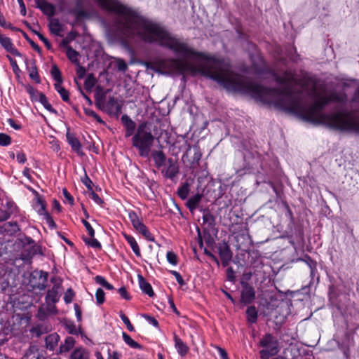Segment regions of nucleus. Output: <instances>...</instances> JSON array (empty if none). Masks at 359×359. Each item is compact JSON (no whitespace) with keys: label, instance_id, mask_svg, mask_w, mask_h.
I'll use <instances>...</instances> for the list:
<instances>
[{"label":"nucleus","instance_id":"obj_53","mask_svg":"<svg viewBox=\"0 0 359 359\" xmlns=\"http://www.w3.org/2000/svg\"><path fill=\"white\" fill-rule=\"evenodd\" d=\"M83 110L86 115L95 118L99 122H102V120L100 119V116L91 109L84 108Z\"/></svg>","mask_w":359,"mask_h":359},{"label":"nucleus","instance_id":"obj_29","mask_svg":"<svg viewBox=\"0 0 359 359\" xmlns=\"http://www.w3.org/2000/svg\"><path fill=\"white\" fill-rule=\"evenodd\" d=\"M112 102V98H109L107 102H106V96H102L100 97H96V104L100 108H105L107 107L109 111L111 109V105ZM109 114H111V111H109Z\"/></svg>","mask_w":359,"mask_h":359},{"label":"nucleus","instance_id":"obj_35","mask_svg":"<svg viewBox=\"0 0 359 359\" xmlns=\"http://www.w3.org/2000/svg\"><path fill=\"white\" fill-rule=\"evenodd\" d=\"M39 101L44 107L46 109L52 113H56V111L53 108L52 105L48 102L47 97L43 93H40Z\"/></svg>","mask_w":359,"mask_h":359},{"label":"nucleus","instance_id":"obj_24","mask_svg":"<svg viewBox=\"0 0 359 359\" xmlns=\"http://www.w3.org/2000/svg\"><path fill=\"white\" fill-rule=\"evenodd\" d=\"M139 233H142L145 238L149 241H154V238L149 232L147 226L141 222L138 225L134 227Z\"/></svg>","mask_w":359,"mask_h":359},{"label":"nucleus","instance_id":"obj_6","mask_svg":"<svg viewBox=\"0 0 359 359\" xmlns=\"http://www.w3.org/2000/svg\"><path fill=\"white\" fill-rule=\"evenodd\" d=\"M241 285V302L250 304L255 299V290L253 286L246 282L242 281Z\"/></svg>","mask_w":359,"mask_h":359},{"label":"nucleus","instance_id":"obj_60","mask_svg":"<svg viewBox=\"0 0 359 359\" xmlns=\"http://www.w3.org/2000/svg\"><path fill=\"white\" fill-rule=\"evenodd\" d=\"M34 33L37 35L39 39L43 42L46 47L49 48L50 46L48 40L42 34L36 31H34Z\"/></svg>","mask_w":359,"mask_h":359},{"label":"nucleus","instance_id":"obj_27","mask_svg":"<svg viewBox=\"0 0 359 359\" xmlns=\"http://www.w3.org/2000/svg\"><path fill=\"white\" fill-rule=\"evenodd\" d=\"M67 58L74 64L79 65V53L73 49L71 46H68L66 51Z\"/></svg>","mask_w":359,"mask_h":359},{"label":"nucleus","instance_id":"obj_55","mask_svg":"<svg viewBox=\"0 0 359 359\" xmlns=\"http://www.w3.org/2000/svg\"><path fill=\"white\" fill-rule=\"evenodd\" d=\"M44 218L46 221L47 224L50 229L56 228V224L49 214H46V217Z\"/></svg>","mask_w":359,"mask_h":359},{"label":"nucleus","instance_id":"obj_25","mask_svg":"<svg viewBox=\"0 0 359 359\" xmlns=\"http://www.w3.org/2000/svg\"><path fill=\"white\" fill-rule=\"evenodd\" d=\"M246 315L249 323H255L257 322L258 313L255 306H250L247 309Z\"/></svg>","mask_w":359,"mask_h":359},{"label":"nucleus","instance_id":"obj_36","mask_svg":"<svg viewBox=\"0 0 359 359\" xmlns=\"http://www.w3.org/2000/svg\"><path fill=\"white\" fill-rule=\"evenodd\" d=\"M67 13L74 15L76 18L86 16V13L82 8H69L67 10Z\"/></svg>","mask_w":359,"mask_h":359},{"label":"nucleus","instance_id":"obj_31","mask_svg":"<svg viewBox=\"0 0 359 359\" xmlns=\"http://www.w3.org/2000/svg\"><path fill=\"white\" fill-rule=\"evenodd\" d=\"M203 212V220L204 223L208 224L210 226L215 224V217L208 209L202 210Z\"/></svg>","mask_w":359,"mask_h":359},{"label":"nucleus","instance_id":"obj_51","mask_svg":"<svg viewBox=\"0 0 359 359\" xmlns=\"http://www.w3.org/2000/svg\"><path fill=\"white\" fill-rule=\"evenodd\" d=\"M85 242L90 246L95 248L101 247L100 242L97 239L94 238L93 237H91V238L88 239V240L85 239Z\"/></svg>","mask_w":359,"mask_h":359},{"label":"nucleus","instance_id":"obj_21","mask_svg":"<svg viewBox=\"0 0 359 359\" xmlns=\"http://www.w3.org/2000/svg\"><path fill=\"white\" fill-rule=\"evenodd\" d=\"M75 344V339L72 337H67L65 341L59 347V353L68 352Z\"/></svg>","mask_w":359,"mask_h":359},{"label":"nucleus","instance_id":"obj_11","mask_svg":"<svg viewBox=\"0 0 359 359\" xmlns=\"http://www.w3.org/2000/svg\"><path fill=\"white\" fill-rule=\"evenodd\" d=\"M60 284H54L51 289L48 290L46 295V303H57L60 299Z\"/></svg>","mask_w":359,"mask_h":359},{"label":"nucleus","instance_id":"obj_50","mask_svg":"<svg viewBox=\"0 0 359 359\" xmlns=\"http://www.w3.org/2000/svg\"><path fill=\"white\" fill-rule=\"evenodd\" d=\"M7 58L8 59L11 63L13 72L15 74L18 73L20 72V68L17 64L16 60L9 55H7Z\"/></svg>","mask_w":359,"mask_h":359},{"label":"nucleus","instance_id":"obj_57","mask_svg":"<svg viewBox=\"0 0 359 359\" xmlns=\"http://www.w3.org/2000/svg\"><path fill=\"white\" fill-rule=\"evenodd\" d=\"M170 272L175 277L176 280L180 285H184L185 284V282L179 272L176 271H170Z\"/></svg>","mask_w":359,"mask_h":359},{"label":"nucleus","instance_id":"obj_20","mask_svg":"<svg viewBox=\"0 0 359 359\" xmlns=\"http://www.w3.org/2000/svg\"><path fill=\"white\" fill-rule=\"evenodd\" d=\"M27 68L29 72V76L30 79L34 81L35 83H40L41 79L38 73V69L35 65V62H32V63H30V65H27Z\"/></svg>","mask_w":359,"mask_h":359},{"label":"nucleus","instance_id":"obj_4","mask_svg":"<svg viewBox=\"0 0 359 359\" xmlns=\"http://www.w3.org/2000/svg\"><path fill=\"white\" fill-rule=\"evenodd\" d=\"M332 123L340 130L351 129L359 133V122L350 119L346 114L338 112L332 116Z\"/></svg>","mask_w":359,"mask_h":359},{"label":"nucleus","instance_id":"obj_58","mask_svg":"<svg viewBox=\"0 0 359 359\" xmlns=\"http://www.w3.org/2000/svg\"><path fill=\"white\" fill-rule=\"evenodd\" d=\"M142 316L144 318H145L146 320H147L154 327H158V323L154 317H152L148 314H142Z\"/></svg>","mask_w":359,"mask_h":359},{"label":"nucleus","instance_id":"obj_15","mask_svg":"<svg viewBox=\"0 0 359 359\" xmlns=\"http://www.w3.org/2000/svg\"><path fill=\"white\" fill-rule=\"evenodd\" d=\"M151 157L158 168L165 165V163H167L168 159L162 151H153L151 153Z\"/></svg>","mask_w":359,"mask_h":359},{"label":"nucleus","instance_id":"obj_2","mask_svg":"<svg viewBox=\"0 0 359 359\" xmlns=\"http://www.w3.org/2000/svg\"><path fill=\"white\" fill-rule=\"evenodd\" d=\"M154 141V137L149 125L147 122L140 123L132 139L133 145L138 149L140 156H149Z\"/></svg>","mask_w":359,"mask_h":359},{"label":"nucleus","instance_id":"obj_39","mask_svg":"<svg viewBox=\"0 0 359 359\" xmlns=\"http://www.w3.org/2000/svg\"><path fill=\"white\" fill-rule=\"evenodd\" d=\"M36 209L37 212L41 215H43L44 217H46V214H49L46 210L45 203H43V201H42L41 200H38V201L36 204Z\"/></svg>","mask_w":359,"mask_h":359},{"label":"nucleus","instance_id":"obj_28","mask_svg":"<svg viewBox=\"0 0 359 359\" xmlns=\"http://www.w3.org/2000/svg\"><path fill=\"white\" fill-rule=\"evenodd\" d=\"M125 238H126V241L128 242V243L130 244V245L133 252L135 254V255L139 257H141V252L140 250V248H139V245L137 243L135 239L133 236H128V235H125Z\"/></svg>","mask_w":359,"mask_h":359},{"label":"nucleus","instance_id":"obj_41","mask_svg":"<svg viewBox=\"0 0 359 359\" xmlns=\"http://www.w3.org/2000/svg\"><path fill=\"white\" fill-rule=\"evenodd\" d=\"M11 143V138L5 133H0V146L6 147Z\"/></svg>","mask_w":359,"mask_h":359},{"label":"nucleus","instance_id":"obj_46","mask_svg":"<svg viewBox=\"0 0 359 359\" xmlns=\"http://www.w3.org/2000/svg\"><path fill=\"white\" fill-rule=\"evenodd\" d=\"M166 258L168 262L172 265H177V255L172 251H169L167 252Z\"/></svg>","mask_w":359,"mask_h":359},{"label":"nucleus","instance_id":"obj_10","mask_svg":"<svg viewBox=\"0 0 359 359\" xmlns=\"http://www.w3.org/2000/svg\"><path fill=\"white\" fill-rule=\"evenodd\" d=\"M22 359H46V357L38 346L32 344L27 350Z\"/></svg>","mask_w":359,"mask_h":359},{"label":"nucleus","instance_id":"obj_45","mask_svg":"<svg viewBox=\"0 0 359 359\" xmlns=\"http://www.w3.org/2000/svg\"><path fill=\"white\" fill-rule=\"evenodd\" d=\"M95 298L97 304H102L104 302V292L102 289L98 288L95 293Z\"/></svg>","mask_w":359,"mask_h":359},{"label":"nucleus","instance_id":"obj_16","mask_svg":"<svg viewBox=\"0 0 359 359\" xmlns=\"http://www.w3.org/2000/svg\"><path fill=\"white\" fill-rule=\"evenodd\" d=\"M203 194L197 193L187 200L186 203V206L191 213H193L195 211V210L198 207V204L201 202Z\"/></svg>","mask_w":359,"mask_h":359},{"label":"nucleus","instance_id":"obj_22","mask_svg":"<svg viewBox=\"0 0 359 359\" xmlns=\"http://www.w3.org/2000/svg\"><path fill=\"white\" fill-rule=\"evenodd\" d=\"M70 358L71 359H88L89 353L85 348L79 347L74 350Z\"/></svg>","mask_w":359,"mask_h":359},{"label":"nucleus","instance_id":"obj_54","mask_svg":"<svg viewBox=\"0 0 359 359\" xmlns=\"http://www.w3.org/2000/svg\"><path fill=\"white\" fill-rule=\"evenodd\" d=\"M46 305L45 306V308L46 309V311L48 313L50 314H55L57 313V309L55 306V303H46Z\"/></svg>","mask_w":359,"mask_h":359},{"label":"nucleus","instance_id":"obj_49","mask_svg":"<svg viewBox=\"0 0 359 359\" xmlns=\"http://www.w3.org/2000/svg\"><path fill=\"white\" fill-rule=\"evenodd\" d=\"M121 318L122 319L123 322L126 324L127 326V328L129 331L133 332L134 331V327L130 323L129 319L127 316H126L122 312L120 313Z\"/></svg>","mask_w":359,"mask_h":359},{"label":"nucleus","instance_id":"obj_37","mask_svg":"<svg viewBox=\"0 0 359 359\" xmlns=\"http://www.w3.org/2000/svg\"><path fill=\"white\" fill-rule=\"evenodd\" d=\"M37 273L39 275V278L42 279L43 281L41 283H39L36 287L40 290H43L46 288V283L48 280V273L41 271Z\"/></svg>","mask_w":359,"mask_h":359},{"label":"nucleus","instance_id":"obj_9","mask_svg":"<svg viewBox=\"0 0 359 359\" xmlns=\"http://www.w3.org/2000/svg\"><path fill=\"white\" fill-rule=\"evenodd\" d=\"M0 44L8 53L17 56L21 57V53L15 48L11 39L0 34Z\"/></svg>","mask_w":359,"mask_h":359},{"label":"nucleus","instance_id":"obj_13","mask_svg":"<svg viewBox=\"0 0 359 359\" xmlns=\"http://www.w3.org/2000/svg\"><path fill=\"white\" fill-rule=\"evenodd\" d=\"M36 8L48 17H53L55 14V8L53 4L46 1H37Z\"/></svg>","mask_w":359,"mask_h":359},{"label":"nucleus","instance_id":"obj_8","mask_svg":"<svg viewBox=\"0 0 359 359\" xmlns=\"http://www.w3.org/2000/svg\"><path fill=\"white\" fill-rule=\"evenodd\" d=\"M66 138L68 144L71 146L72 149L75 151L78 155H83V153L81 149V144L78 140V138L75 136V135L70 132L69 128H67L66 133Z\"/></svg>","mask_w":359,"mask_h":359},{"label":"nucleus","instance_id":"obj_26","mask_svg":"<svg viewBox=\"0 0 359 359\" xmlns=\"http://www.w3.org/2000/svg\"><path fill=\"white\" fill-rule=\"evenodd\" d=\"M54 87L55 90L60 94L62 100L64 102H69V93L67 90L62 86L60 83H55Z\"/></svg>","mask_w":359,"mask_h":359},{"label":"nucleus","instance_id":"obj_23","mask_svg":"<svg viewBox=\"0 0 359 359\" xmlns=\"http://www.w3.org/2000/svg\"><path fill=\"white\" fill-rule=\"evenodd\" d=\"M50 32L56 36H60L62 31V26L58 19H52L49 23Z\"/></svg>","mask_w":359,"mask_h":359},{"label":"nucleus","instance_id":"obj_33","mask_svg":"<svg viewBox=\"0 0 359 359\" xmlns=\"http://www.w3.org/2000/svg\"><path fill=\"white\" fill-rule=\"evenodd\" d=\"M189 191V184L186 182L178 189L177 194L181 199L184 200L187 198Z\"/></svg>","mask_w":359,"mask_h":359},{"label":"nucleus","instance_id":"obj_38","mask_svg":"<svg viewBox=\"0 0 359 359\" xmlns=\"http://www.w3.org/2000/svg\"><path fill=\"white\" fill-rule=\"evenodd\" d=\"M95 280L97 283L101 285L104 287L108 290H112V285L109 283L104 277L101 276H97L95 277Z\"/></svg>","mask_w":359,"mask_h":359},{"label":"nucleus","instance_id":"obj_40","mask_svg":"<svg viewBox=\"0 0 359 359\" xmlns=\"http://www.w3.org/2000/svg\"><path fill=\"white\" fill-rule=\"evenodd\" d=\"M48 315L49 314L48 313L46 309L45 308V305H42L39 308L36 314V316L39 318V320H45L48 318Z\"/></svg>","mask_w":359,"mask_h":359},{"label":"nucleus","instance_id":"obj_34","mask_svg":"<svg viewBox=\"0 0 359 359\" xmlns=\"http://www.w3.org/2000/svg\"><path fill=\"white\" fill-rule=\"evenodd\" d=\"M122 336H123V339L124 340V341L126 342V344H127L128 346H130V347L132 348H140L141 349L142 348V346L138 344L137 342H136L135 341H134L128 334H126V332H123L122 333Z\"/></svg>","mask_w":359,"mask_h":359},{"label":"nucleus","instance_id":"obj_32","mask_svg":"<svg viewBox=\"0 0 359 359\" xmlns=\"http://www.w3.org/2000/svg\"><path fill=\"white\" fill-rule=\"evenodd\" d=\"M50 74L53 77V79L56 81L55 83H60L62 84L63 79L62 77V73L59 68L57 67V65H53L51 69H50Z\"/></svg>","mask_w":359,"mask_h":359},{"label":"nucleus","instance_id":"obj_3","mask_svg":"<svg viewBox=\"0 0 359 359\" xmlns=\"http://www.w3.org/2000/svg\"><path fill=\"white\" fill-rule=\"evenodd\" d=\"M259 346L263 348L259 351L262 359H269L270 357L276 355L280 349L278 340L270 333L263 336L259 341Z\"/></svg>","mask_w":359,"mask_h":359},{"label":"nucleus","instance_id":"obj_56","mask_svg":"<svg viewBox=\"0 0 359 359\" xmlns=\"http://www.w3.org/2000/svg\"><path fill=\"white\" fill-rule=\"evenodd\" d=\"M62 194L65 198V199L68 201V203L70 204V205H73L74 204V198L72 197V196L68 192V191L67 190V189L64 188L62 189Z\"/></svg>","mask_w":359,"mask_h":359},{"label":"nucleus","instance_id":"obj_30","mask_svg":"<svg viewBox=\"0 0 359 359\" xmlns=\"http://www.w3.org/2000/svg\"><path fill=\"white\" fill-rule=\"evenodd\" d=\"M299 260L304 261L308 265L311 270V276L313 277L316 271V262L313 260L309 255H305L304 258L299 259Z\"/></svg>","mask_w":359,"mask_h":359},{"label":"nucleus","instance_id":"obj_61","mask_svg":"<svg viewBox=\"0 0 359 359\" xmlns=\"http://www.w3.org/2000/svg\"><path fill=\"white\" fill-rule=\"evenodd\" d=\"M234 271L232 267H229L226 270V276L229 280L233 281L235 280Z\"/></svg>","mask_w":359,"mask_h":359},{"label":"nucleus","instance_id":"obj_64","mask_svg":"<svg viewBox=\"0 0 359 359\" xmlns=\"http://www.w3.org/2000/svg\"><path fill=\"white\" fill-rule=\"evenodd\" d=\"M215 348L217 349L222 359H229L227 353L224 348H222L219 346H215Z\"/></svg>","mask_w":359,"mask_h":359},{"label":"nucleus","instance_id":"obj_7","mask_svg":"<svg viewBox=\"0 0 359 359\" xmlns=\"http://www.w3.org/2000/svg\"><path fill=\"white\" fill-rule=\"evenodd\" d=\"M218 253L222 260V265L224 266H228L232 259V252L226 242L219 244Z\"/></svg>","mask_w":359,"mask_h":359},{"label":"nucleus","instance_id":"obj_62","mask_svg":"<svg viewBox=\"0 0 359 359\" xmlns=\"http://www.w3.org/2000/svg\"><path fill=\"white\" fill-rule=\"evenodd\" d=\"M82 182L88 189L92 190L91 185L93 184V182L86 174L85 175L84 178L82 180Z\"/></svg>","mask_w":359,"mask_h":359},{"label":"nucleus","instance_id":"obj_1","mask_svg":"<svg viewBox=\"0 0 359 359\" xmlns=\"http://www.w3.org/2000/svg\"><path fill=\"white\" fill-rule=\"evenodd\" d=\"M135 43H156L168 48L182 59H161L156 61V72L165 75L200 74L209 78L228 91L248 95L255 100V82L250 78L232 71L224 60L207 58L196 66L189 61L202 53L172 36L165 27L140 15L135 11L114 0V36Z\"/></svg>","mask_w":359,"mask_h":359},{"label":"nucleus","instance_id":"obj_43","mask_svg":"<svg viewBox=\"0 0 359 359\" xmlns=\"http://www.w3.org/2000/svg\"><path fill=\"white\" fill-rule=\"evenodd\" d=\"M114 62H116L119 71L125 72L127 69V64L123 60L114 57Z\"/></svg>","mask_w":359,"mask_h":359},{"label":"nucleus","instance_id":"obj_12","mask_svg":"<svg viewBox=\"0 0 359 359\" xmlns=\"http://www.w3.org/2000/svg\"><path fill=\"white\" fill-rule=\"evenodd\" d=\"M121 122L126 130V137L131 136L135 130V123L126 114L121 116Z\"/></svg>","mask_w":359,"mask_h":359},{"label":"nucleus","instance_id":"obj_63","mask_svg":"<svg viewBox=\"0 0 359 359\" xmlns=\"http://www.w3.org/2000/svg\"><path fill=\"white\" fill-rule=\"evenodd\" d=\"M16 158H17L18 162L19 163H22V164L25 163L27 161L26 156L22 152L18 153L16 155Z\"/></svg>","mask_w":359,"mask_h":359},{"label":"nucleus","instance_id":"obj_14","mask_svg":"<svg viewBox=\"0 0 359 359\" xmlns=\"http://www.w3.org/2000/svg\"><path fill=\"white\" fill-rule=\"evenodd\" d=\"M60 339V337L57 333H53L48 335L45 338L46 348L49 351H54L57 346Z\"/></svg>","mask_w":359,"mask_h":359},{"label":"nucleus","instance_id":"obj_52","mask_svg":"<svg viewBox=\"0 0 359 359\" xmlns=\"http://www.w3.org/2000/svg\"><path fill=\"white\" fill-rule=\"evenodd\" d=\"M82 223L84 225V226L86 227L89 236L90 237H94L95 231H94L93 228L91 226V225L90 224V223L85 219L82 220Z\"/></svg>","mask_w":359,"mask_h":359},{"label":"nucleus","instance_id":"obj_19","mask_svg":"<svg viewBox=\"0 0 359 359\" xmlns=\"http://www.w3.org/2000/svg\"><path fill=\"white\" fill-rule=\"evenodd\" d=\"M175 346L177 353L181 356H184L189 351V347L183 341L178 337L175 334H174Z\"/></svg>","mask_w":359,"mask_h":359},{"label":"nucleus","instance_id":"obj_48","mask_svg":"<svg viewBox=\"0 0 359 359\" xmlns=\"http://www.w3.org/2000/svg\"><path fill=\"white\" fill-rule=\"evenodd\" d=\"M0 26L3 28H7L11 30H14L15 29L11 23L6 22L5 18L1 13L0 14Z\"/></svg>","mask_w":359,"mask_h":359},{"label":"nucleus","instance_id":"obj_59","mask_svg":"<svg viewBox=\"0 0 359 359\" xmlns=\"http://www.w3.org/2000/svg\"><path fill=\"white\" fill-rule=\"evenodd\" d=\"M118 292L122 298H123L126 300L130 299V296L128 294L126 288L125 287H120L118 289Z\"/></svg>","mask_w":359,"mask_h":359},{"label":"nucleus","instance_id":"obj_42","mask_svg":"<svg viewBox=\"0 0 359 359\" xmlns=\"http://www.w3.org/2000/svg\"><path fill=\"white\" fill-rule=\"evenodd\" d=\"M75 294L72 288H69L67 290V291L65 293L64 296V301L66 304H70L74 297Z\"/></svg>","mask_w":359,"mask_h":359},{"label":"nucleus","instance_id":"obj_47","mask_svg":"<svg viewBox=\"0 0 359 359\" xmlns=\"http://www.w3.org/2000/svg\"><path fill=\"white\" fill-rule=\"evenodd\" d=\"M95 86V79L92 76H88L84 82V87L87 90H90Z\"/></svg>","mask_w":359,"mask_h":359},{"label":"nucleus","instance_id":"obj_44","mask_svg":"<svg viewBox=\"0 0 359 359\" xmlns=\"http://www.w3.org/2000/svg\"><path fill=\"white\" fill-rule=\"evenodd\" d=\"M128 217H129V219H130L133 227L136 226L140 223H141V221L140 220L138 216L137 215V214L135 212L130 211L128 213Z\"/></svg>","mask_w":359,"mask_h":359},{"label":"nucleus","instance_id":"obj_17","mask_svg":"<svg viewBox=\"0 0 359 359\" xmlns=\"http://www.w3.org/2000/svg\"><path fill=\"white\" fill-rule=\"evenodd\" d=\"M137 278L139 285L142 291L146 294H147L149 297H153L154 295V292L153 291L151 285L145 280V279L141 274H138Z\"/></svg>","mask_w":359,"mask_h":359},{"label":"nucleus","instance_id":"obj_5","mask_svg":"<svg viewBox=\"0 0 359 359\" xmlns=\"http://www.w3.org/2000/svg\"><path fill=\"white\" fill-rule=\"evenodd\" d=\"M179 172L180 167L177 161L172 158H168L167 164L161 170L162 175L165 178L174 180Z\"/></svg>","mask_w":359,"mask_h":359},{"label":"nucleus","instance_id":"obj_18","mask_svg":"<svg viewBox=\"0 0 359 359\" xmlns=\"http://www.w3.org/2000/svg\"><path fill=\"white\" fill-rule=\"evenodd\" d=\"M191 154H193L191 156V164H198L202 156L200 147L196 144L194 145L192 147H189V149L187 151L186 155L189 156Z\"/></svg>","mask_w":359,"mask_h":359}]
</instances>
